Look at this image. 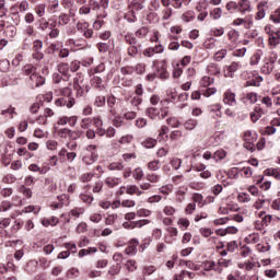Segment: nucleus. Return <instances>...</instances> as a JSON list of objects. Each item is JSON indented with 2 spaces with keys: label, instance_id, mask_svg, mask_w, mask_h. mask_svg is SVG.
Returning a JSON list of instances; mask_svg holds the SVG:
<instances>
[{
  "label": "nucleus",
  "instance_id": "nucleus-37",
  "mask_svg": "<svg viewBox=\"0 0 280 280\" xmlns=\"http://www.w3.org/2000/svg\"><path fill=\"white\" fill-rule=\"evenodd\" d=\"M139 44L129 46L127 49L128 56H130V58H137V54H139Z\"/></svg>",
  "mask_w": 280,
  "mask_h": 280
},
{
  "label": "nucleus",
  "instance_id": "nucleus-17",
  "mask_svg": "<svg viewBox=\"0 0 280 280\" xmlns=\"http://www.w3.org/2000/svg\"><path fill=\"white\" fill-rule=\"evenodd\" d=\"M98 159L97 153H84L82 161L85 163V165H93Z\"/></svg>",
  "mask_w": 280,
  "mask_h": 280
},
{
  "label": "nucleus",
  "instance_id": "nucleus-46",
  "mask_svg": "<svg viewBox=\"0 0 280 280\" xmlns=\"http://www.w3.org/2000/svg\"><path fill=\"white\" fill-rule=\"evenodd\" d=\"M182 19L185 23H189L196 19V13L194 11H187L182 15Z\"/></svg>",
  "mask_w": 280,
  "mask_h": 280
},
{
  "label": "nucleus",
  "instance_id": "nucleus-20",
  "mask_svg": "<svg viewBox=\"0 0 280 280\" xmlns=\"http://www.w3.org/2000/svg\"><path fill=\"white\" fill-rule=\"evenodd\" d=\"M30 80L33 82V86H43V84H45V77L37 73L31 75Z\"/></svg>",
  "mask_w": 280,
  "mask_h": 280
},
{
  "label": "nucleus",
  "instance_id": "nucleus-41",
  "mask_svg": "<svg viewBox=\"0 0 280 280\" xmlns=\"http://www.w3.org/2000/svg\"><path fill=\"white\" fill-rule=\"evenodd\" d=\"M225 8L228 12H231V14H233V12H238V2L230 1L226 3Z\"/></svg>",
  "mask_w": 280,
  "mask_h": 280
},
{
  "label": "nucleus",
  "instance_id": "nucleus-32",
  "mask_svg": "<svg viewBox=\"0 0 280 280\" xmlns=\"http://www.w3.org/2000/svg\"><path fill=\"white\" fill-rule=\"evenodd\" d=\"M143 102L141 96H133L130 98L129 104L133 107V110H139V105Z\"/></svg>",
  "mask_w": 280,
  "mask_h": 280
},
{
  "label": "nucleus",
  "instance_id": "nucleus-51",
  "mask_svg": "<svg viewBox=\"0 0 280 280\" xmlns=\"http://www.w3.org/2000/svg\"><path fill=\"white\" fill-rule=\"evenodd\" d=\"M125 266L128 272H135V270H137V260L129 259Z\"/></svg>",
  "mask_w": 280,
  "mask_h": 280
},
{
  "label": "nucleus",
  "instance_id": "nucleus-52",
  "mask_svg": "<svg viewBox=\"0 0 280 280\" xmlns=\"http://www.w3.org/2000/svg\"><path fill=\"white\" fill-rule=\"evenodd\" d=\"M24 73L25 75H30V78H32V75H36V67L32 65L24 66Z\"/></svg>",
  "mask_w": 280,
  "mask_h": 280
},
{
  "label": "nucleus",
  "instance_id": "nucleus-44",
  "mask_svg": "<svg viewBox=\"0 0 280 280\" xmlns=\"http://www.w3.org/2000/svg\"><path fill=\"white\" fill-rule=\"evenodd\" d=\"M210 16L213 21L222 19V8H215L210 12Z\"/></svg>",
  "mask_w": 280,
  "mask_h": 280
},
{
  "label": "nucleus",
  "instance_id": "nucleus-21",
  "mask_svg": "<svg viewBox=\"0 0 280 280\" xmlns=\"http://www.w3.org/2000/svg\"><path fill=\"white\" fill-rule=\"evenodd\" d=\"M145 180H148V183H150L151 185H156L159 183H161V175L156 174V173H148L145 175Z\"/></svg>",
  "mask_w": 280,
  "mask_h": 280
},
{
  "label": "nucleus",
  "instance_id": "nucleus-49",
  "mask_svg": "<svg viewBox=\"0 0 280 280\" xmlns=\"http://www.w3.org/2000/svg\"><path fill=\"white\" fill-rule=\"evenodd\" d=\"M125 42L127 43V45H139V42H137V37L133 36L132 34L128 33L127 35H125Z\"/></svg>",
  "mask_w": 280,
  "mask_h": 280
},
{
  "label": "nucleus",
  "instance_id": "nucleus-11",
  "mask_svg": "<svg viewBox=\"0 0 280 280\" xmlns=\"http://www.w3.org/2000/svg\"><path fill=\"white\" fill-rule=\"evenodd\" d=\"M238 12H241V14H246V12H253V7H250V0H240Z\"/></svg>",
  "mask_w": 280,
  "mask_h": 280
},
{
  "label": "nucleus",
  "instance_id": "nucleus-45",
  "mask_svg": "<svg viewBox=\"0 0 280 280\" xmlns=\"http://www.w3.org/2000/svg\"><path fill=\"white\" fill-rule=\"evenodd\" d=\"M39 30H42V32H45V30H51V27H54V24H49V22H47V20H45L44 18H42L39 21Z\"/></svg>",
  "mask_w": 280,
  "mask_h": 280
},
{
  "label": "nucleus",
  "instance_id": "nucleus-39",
  "mask_svg": "<svg viewBox=\"0 0 280 280\" xmlns=\"http://www.w3.org/2000/svg\"><path fill=\"white\" fill-rule=\"evenodd\" d=\"M207 71L210 75H220V69L218 68V65L210 63L207 68Z\"/></svg>",
  "mask_w": 280,
  "mask_h": 280
},
{
  "label": "nucleus",
  "instance_id": "nucleus-40",
  "mask_svg": "<svg viewBox=\"0 0 280 280\" xmlns=\"http://www.w3.org/2000/svg\"><path fill=\"white\" fill-rule=\"evenodd\" d=\"M213 82H215V79L211 78V77H203L200 80V85L203 86L205 89L211 86V84H213Z\"/></svg>",
  "mask_w": 280,
  "mask_h": 280
},
{
  "label": "nucleus",
  "instance_id": "nucleus-16",
  "mask_svg": "<svg viewBox=\"0 0 280 280\" xmlns=\"http://www.w3.org/2000/svg\"><path fill=\"white\" fill-rule=\"evenodd\" d=\"M145 115L150 117V119H161V110L156 107L147 108Z\"/></svg>",
  "mask_w": 280,
  "mask_h": 280
},
{
  "label": "nucleus",
  "instance_id": "nucleus-19",
  "mask_svg": "<svg viewBox=\"0 0 280 280\" xmlns=\"http://www.w3.org/2000/svg\"><path fill=\"white\" fill-rule=\"evenodd\" d=\"M0 115H2V117L14 119V116L16 115V108H14L12 105H9L8 108L1 109Z\"/></svg>",
  "mask_w": 280,
  "mask_h": 280
},
{
  "label": "nucleus",
  "instance_id": "nucleus-24",
  "mask_svg": "<svg viewBox=\"0 0 280 280\" xmlns=\"http://www.w3.org/2000/svg\"><path fill=\"white\" fill-rule=\"evenodd\" d=\"M226 54H229L226 48L220 49L214 54L213 60H215V62H222V60L226 58Z\"/></svg>",
  "mask_w": 280,
  "mask_h": 280
},
{
  "label": "nucleus",
  "instance_id": "nucleus-30",
  "mask_svg": "<svg viewBox=\"0 0 280 280\" xmlns=\"http://www.w3.org/2000/svg\"><path fill=\"white\" fill-rule=\"evenodd\" d=\"M4 35L7 38H14L16 36V26L14 25H9L4 28Z\"/></svg>",
  "mask_w": 280,
  "mask_h": 280
},
{
  "label": "nucleus",
  "instance_id": "nucleus-10",
  "mask_svg": "<svg viewBox=\"0 0 280 280\" xmlns=\"http://www.w3.org/2000/svg\"><path fill=\"white\" fill-rule=\"evenodd\" d=\"M139 246V240L132 238L128 242V247L125 249L126 255L133 257L137 255V247Z\"/></svg>",
  "mask_w": 280,
  "mask_h": 280
},
{
  "label": "nucleus",
  "instance_id": "nucleus-59",
  "mask_svg": "<svg viewBox=\"0 0 280 280\" xmlns=\"http://www.w3.org/2000/svg\"><path fill=\"white\" fill-rule=\"evenodd\" d=\"M167 100L166 102H176V97H178V94L176 93V89H171L167 91Z\"/></svg>",
  "mask_w": 280,
  "mask_h": 280
},
{
  "label": "nucleus",
  "instance_id": "nucleus-56",
  "mask_svg": "<svg viewBox=\"0 0 280 280\" xmlns=\"http://www.w3.org/2000/svg\"><path fill=\"white\" fill-rule=\"evenodd\" d=\"M126 122H124V117L121 116H115L113 119V126L115 128H121V126H125Z\"/></svg>",
  "mask_w": 280,
  "mask_h": 280
},
{
  "label": "nucleus",
  "instance_id": "nucleus-55",
  "mask_svg": "<svg viewBox=\"0 0 280 280\" xmlns=\"http://www.w3.org/2000/svg\"><path fill=\"white\" fill-rule=\"evenodd\" d=\"M91 10H93V7H91V0H89L88 4L79 9V14H91Z\"/></svg>",
  "mask_w": 280,
  "mask_h": 280
},
{
  "label": "nucleus",
  "instance_id": "nucleus-63",
  "mask_svg": "<svg viewBox=\"0 0 280 280\" xmlns=\"http://www.w3.org/2000/svg\"><path fill=\"white\" fill-rule=\"evenodd\" d=\"M142 145L147 149H151L154 148V145H156V140L152 139V138H148L147 140H144L142 142Z\"/></svg>",
  "mask_w": 280,
  "mask_h": 280
},
{
  "label": "nucleus",
  "instance_id": "nucleus-13",
  "mask_svg": "<svg viewBox=\"0 0 280 280\" xmlns=\"http://www.w3.org/2000/svg\"><path fill=\"white\" fill-rule=\"evenodd\" d=\"M61 5L66 10H69L70 14H75V12H78V5H75L74 0H62Z\"/></svg>",
  "mask_w": 280,
  "mask_h": 280
},
{
  "label": "nucleus",
  "instance_id": "nucleus-18",
  "mask_svg": "<svg viewBox=\"0 0 280 280\" xmlns=\"http://www.w3.org/2000/svg\"><path fill=\"white\" fill-rule=\"evenodd\" d=\"M73 89L75 91V97H84V86L82 85V81L75 80L73 82Z\"/></svg>",
  "mask_w": 280,
  "mask_h": 280
},
{
  "label": "nucleus",
  "instance_id": "nucleus-4",
  "mask_svg": "<svg viewBox=\"0 0 280 280\" xmlns=\"http://www.w3.org/2000/svg\"><path fill=\"white\" fill-rule=\"evenodd\" d=\"M77 32H80L84 38H93V28L89 27L88 22H78L77 23Z\"/></svg>",
  "mask_w": 280,
  "mask_h": 280
},
{
  "label": "nucleus",
  "instance_id": "nucleus-53",
  "mask_svg": "<svg viewBox=\"0 0 280 280\" xmlns=\"http://www.w3.org/2000/svg\"><path fill=\"white\" fill-rule=\"evenodd\" d=\"M34 10L35 14L42 19V16H45L46 5L44 3L37 4Z\"/></svg>",
  "mask_w": 280,
  "mask_h": 280
},
{
  "label": "nucleus",
  "instance_id": "nucleus-58",
  "mask_svg": "<svg viewBox=\"0 0 280 280\" xmlns=\"http://www.w3.org/2000/svg\"><path fill=\"white\" fill-rule=\"evenodd\" d=\"M120 73L122 75H132V73H135V67L132 66L122 67L120 68Z\"/></svg>",
  "mask_w": 280,
  "mask_h": 280
},
{
  "label": "nucleus",
  "instance_id": "nucleus-57",
  "mask_svg": "<svg viewBox=\"0 0 280 280\" xmlns=\"http://www.w3.org/2000/svg\"><path fill=\"white\" fill-rule=\"evenodd\" d=\"M259 60H261V52L257 51L250 57L249 65H259Z\"/></svg>",
  "mask_w": 280,
  "mask_h": 280
},
{
  "label": "nucleus",
  "instance_id": "nucleus-36",
  "mask_svg": "<svg viewBox=\"0 0 280 280\" xmlns=\"http://www.w3.org/2000/svg\"><path fill=\"white\" fill-rule=\"evenodd\" d=\"M84 213V208H74L69 212V218H73V220H78L80 215Z\"/></svg>",
  "mask_w": 280,
  "mask_h": 280
},
{
  "label": "nucleus",
  "instance_id": "nucleus-26",
  "mask_svg": "<svg viewBox=\"0 0 280 280\" xmlns=\"http://www.w3.org/2000/svg\"><path fill=\"white\" fill-rule=\"evenodd\" d=\"M109 172H124V164L121 162H113L107 166Z\"/></svg>",
  "mask_w": 280,
  "mask_h": 280
},
{
  "label": "nucleus",
  "instance_id": "nucleus-47",
  "mask_svg": "<svg viewBox=\"0 0 280 280\" xmlns=\"http://www.w3.org/2000/svg\"><path fill=\"white\" fill-rule=\"evenodd\" d=\"M97 252V247H89L88 249H81L79 252V257H86V255H93Z\"/></svg>",
  "mask_w": 280,
  "mask_h": 280
},
{
  "label": "nucleus",
  "instance_id": "nucleus-43",
  "mask_svg": "<svg viewBox=\"0 0 280 280\" xmlns=\"http://www.w3.org/2000/svg\"><path fill=\"white\" fill-rule=\"evenodd\" d=\"M194 202H197L198 207H205L207 202H205V197L201 194H194L192 196Z\"/></svg>",
  "mask_w": 280,
  "mask_h": 280
},
{
  "label": "nucleus",
  "instance_id": "nucleus-5",
  "mask_svg": "<svg viewBox=\"0 0 280 280\" xmlns=\"http://www.w3.org/2000/svg\"><path fill=\"white\" fill-rule=\"evenodd\" d=\"M90 84L95 91H104L106 89L104 79H102L100 75L90 74Z\"/></svg>",
  "mask_w": 280,
  "mask_h": 280
},
{
  "label": "nucleus",
  "instance_id": "nucleus-34",
  "mask_svg": "<svg viewBox=\"0 0 280 280\" xmlns=\"http://www.w3.org/2000/svg\"><path fill=\"white\" fill-rule=\"evenodd\" d=\"M94 106H96L97 108H104V106H106V96H96L94 98Z\"/></svg>",
  "mask_w": 280,
  "mask_h": 280
},
{
  "label": "nucleus",
  "instance_id": "nucleus-8",
  "mask_svg": "<svg viewBox=\"0 0 280 280\" xmlns=\"http://www.w3.org/2000/svg\"><path fill=\"white\" fill-rule=\"evenodd\" d=\"M238 69H242V63L240 61H233L226 67V72L224 73L225 78H235V72Z\"/></svg>",
  "mask_w": 280,
  "mask_h": 280
},
{
  "label": "nucleus",
  "instance_id": "nucleus-64",
  "mask_svg": "<svg viewBox=\"0 0 280 280\" xmlns=\"http://www.w3.org/2000/svg\"><path fill=\"white\" fill-rule=\"evenodd\" d=\"M270 21L273 23H280V8L276 9L275 12L270 15Z\"/></svg>",
  "mask_w": 280,
  "mask_h": 280
},
{
  "label": "nucleus",
  "instance_id": "nucleus-35",
  "mask_svg": "<svg viewBox=\"0 0 280 280\" xmlns=\"http://www.w3.org/2000/svg\"><path fill=\"white\" fill-rule=\"evenodd\" d=\"M265 173L267 176H272L276 180H280V168H268Z\"/></svg>",
  "mask_w": 280,
  "mask_h": 280
},
{
  "label": "nucleus",
  "instance_id": "nucleus-48",
  "mask_svg": "<svg viewBox=\"0 0 280 280\" xmlns=\"http://www.w3.org/2000/svg\"><path fill=\"white\" fill-rule=\"evenodd\" d=\"M69 21H71V18L66 13H61L58 18V25H69Z\"/></svg>",
  "mask_w": 280,
  "mask_h": 280
},
{
  "label": "nucleus",
  "instance_id": "nucleus-1",
  "mask_svg": "<svg viewBox=\"0 0 280 280\" xmlns=\"http://www.w3.org/2000/svg\"><path fill=\"white\" fill-rule=\"evenodd\" d=\"M55 95H61V97L55 101V105L66 106L67 108H73V106H75V97H73V90H71V88H59L55 90Z\"/></svg>",
  "mask_w": 280,
  "mask_h": 280
},
{
  "label": "nucleus",
  "instance_id": "nucleus-29",
  "mask_svg": "<svg viewBox=\"0 0 280 280\" xmlns=\"http://www.w3.org/2000/svg\"><path fill=\"white\" fill-rule=\"evenodd\" d=\"M260 236L258 233H252L245 237L247 244H258Z\"/></svg>",
  "mask_w": 280,
  "mask_h": 280
},
{
  "label": "nucleus",
  "instance_id": "nucleus-14",
  "mask_svg": "<svg viewBox=\"0 0 280 280\" xmlns=\"http://www.w3.org/2000/svg\"><path fill=\"white\" fill-rule=\"evenodd\" d=\"M115 104H117V97L115 95L107 96V108L110 115H117Z\"/></svg>",
  "mask_w": 280,
  "mask_h": 280
},
{
  "label": "nucleus",
  "instance_id": "nucleus-61",
  "mask_svg": "<svg viewBox=\"0 0 280 280\" xmlns=\"http://www.w3.org/2000/svg\"><path fill=\"white\" fill-rule=\"evenodd\" d=\"M19 191L20 194H23V196H25L26 198H32V189L25 187V186H20L19 187Z\"/></svg>",
  "mask_w": 280,
  "mask_h": 280
},
{
  "label": "nucleus",
  "instance_id": "nucleus-50",
  "mask_svg": "<svg viewBox=\"0 0 280 280\" xmlns=\"http://www.w3.org/2000/svg\"><path fill=\"white\" fill-rule=\"evenodd\" d=\"M100 54H107L110 50V45L108 43H98L96 45Z\"/></svg>",
  "mask_w": 280,
  "mask_h": 280
},
{
  "label": "nucleus",
  "instance_id": "nucleus-42",
  "mask_svg": "<svg viewBox=\"0 0 280 280\" xmlns=\"http://www.w3.org/2000/svg\"><path fill=\"white\" fill-rule=\"evenodd\" d=\"M178 226L182 231H187L189 229V219L187 218H179L177 221Z\"/></svg>",
  "mask_w": 280,
  "mask_h": 280
},
{
  "label": "nucleus",
  "instance_id": "nucleus-60",
  "mask_svg": "<svg viewBox=\"0 0 280 280\" xmlns=\"http://www.w3.org/2000/svg\"><path fill=\"white\" fill-rule=\"evenodd\" d=\"M115 222H117V213L109 214V215L105 219V224H106V226H113V224H115Z\"/></svg>",
  "mask_w": 280,
  "mask_h": 280
},
{
  "label": "nucleus",
  "instance_id": "nucleus-62",
  "mask_svg": "<svg viewBox=\"0 0 280 280\" xmlns=\"http://www.w3.org/2000/svg\"><path fill=\"white\" fill-rule=\"evenodd\" d=\"M58 71L61 75H67L69 73V63H59Z\"/></svg>",
  "mask_w": 280,
  "mask_h": 280
},
{
  "label": "nucleus",
  "instance_id": "nucleus-25",
  "mask_svg": "<svg viewBox=\"0 0 280 280\" xmlns=\"http://www.w3.org/2000/svg\"><path fill=\"white\" fill-rule=\"evenodd\" d=\"M137 109L128 110L125 109L122 113V119H126L127 121H132V119H137Z\"/></svg>",
  "mask_w": 280,
  "mask_h": 280
},
{
  "label": "nucleus",
  "instance_id": "nucleus-27",
  "mask_svg": "<svg viewBox=\"0 0 280 280\" xmlns=\"http://www.w3.org/2000/svg\"><path fill=\"white\" fill-rule=\"evenodd\" d=\"M197 126H198V119H194V118H189L184 124V128L186 130H196Z\"/></svg>",
  "mask_w": 280,
  "mask_h": 280
},
{
  "label": "nucleus",
  "instance_id": "nucleus-2",
  "mask_svg": "<svg viewBox=\"0 0 280 280\" xmlns=\"http://www.w3.org/2000/svg\"><path fill=\"white\" fill-rule=\"evenodd\" d=\"M90 5L93 12H96V19H106L108 13L106 12V8H108V0H90Z\"/></svg>",
  "mask_w": 280,
  "mask_h": 280
},
{
  "label": "nucleus",
  "instance_id": "nucleus-22",
  "mask_svg": "<svg viewBox=\"0 0 280 280\" xmlns=\"http://www.w3.org/2000/svg\"><path fill=\"white\" fill-rule=\"evenodd\" d=\"M266 5H267V2L258 3V12L256 13V21H261V19L266 18Z\"/></svg>",
  "mask_w": 280,
  "mask_h": 280
},
{
  "label": "nucleus",
  "instance_id": "nucleus-28",
  "mask_svg": "<svg viewBox=\"0 0 280 280\" xmlns=\"http://www.w3.org/2000/svg\"><path fill=\"white\" fill-rule=\"evenodd\" d=\"M80 126L83 130H90L91 126H93V118L86 117V118L81 119Z\"/></svg>",
  "mask_w": 280,
  "mask_h": 280
},
{
  "label": "nucleus",
  "instance_id": "nucleus-6",
  "mask_svg": "<svg viewBox=\"0 0 280 280\" xmlns=\"http://www.w3.org/2000/svg\"><path fill=\"white\" fill-rule=\"evenodd\" d=\"M217 264L218 267L215 268V272H218V275H222V272H224V268H231V266H233V258H219Z\"/></svg>",
  "mask_w": 280,
  "mask_h": 280
},
{
  "label": "nucleus",
  "instance_id": "nucleus-23",
  "mask_svg": "<svg viewBox=\"0 0 280 280\" xmlns=\"http://www.w3.org/2000/svg\"><path fill=\"white\" fill-rule=\"evenodd\" d=\"M59 220L57 217H50V218H44L42 220L43 226H56L58 224Z\"/></svg>",
  "mask_w": 280,
  "mask_h": 280
},
{
  "label": "nucleus",
  "instance_id": "nucleus-7",
  "mask_svg": "<svg viewBox=\"0 0 280 280\" xmlns=\"http://www.w3.org/2000/svg\"><path fill=\"white\" fill-rule=\"evenodd\" d=\"M57 135L60 139H78L80 131H71L69 128H61L57 130Z\"/></svg>",
  "mask_w": 280,
  "mask_h": 280
},
{
  "label": "nucleus",
  "instance_id": "nucleus-12",
  "mask_svg": "<svg viewBox=\"0 0 280 280\" xmlns=\"http://www.w3.org/2000/svg\"><path fill=\"white\" fill-rule=\"evenodd\" d=\"M223 102L224 104H228V106H235V104H237V101L235 100V93H233L231 90H228L224 93Z\"/></svg>",
  "mask_w": 280,
  "mask_h": 280
},
{
  "label": "nucleus",
  "instance_id": "nucleus-3",
  "mask_svg": "<svg viewBox=\"0 0 280 280\" xmlns=\"http://www.w3.org/2000/svg\"><path fill=\"white\" fill-rule=\"evenodd\" d=\"M57 200L51 203V209H62V207H69L71 205V197L67 194L58 196Z\"/></svg>",
  "mask_w": 280,
  "mask_h": 280
},
{
  "label": "nucleus",
  "instance_id": "nucleus-38",
  "mask_svg": "<svg viewBox=\"0 0 280 280\" xmlns=\"http://www.w3.org/2000/svg\"><path fill=\"white\" fill-rule=\"evenodd\" d=\"M80 200H82V202H85V205H91L94 198L92 194L81 192Z\"/></svg>",
  "mask_w": 280,
  "mask_h": 280
},
{
  "label": "nucleus",
  "instance_id": "nucleus-9",
  "mask_svg": "<svg viewBox=\"0 0 280 280\" xmlns=\"http://www.w3.org/2000/svg\"><path fill=\"white\" fill-rule=\"evenodd\" d=\"M121 183V177L108 176L104 179V185H106V187H108L109 189H115V187H119Z\"/></svg>",
  "mask_w": 280,
  "mask_h": 280
},
{
  "label": "nucleus",
  "instance_id": "nucleus-54",
  "mask_svg": "<svg viewBox=\"0 0 280 280\" xmlns=\"http://www.w3.org/2000/svg\"><path fill=\"white\" fill-rule=\"evenodd\" d=\"M132 177L135 180H142L143 179V168L142 167H137L133 170Z\"/></svg>",
  "mask_w": 280,
  "mask_h": 280
},
{
  "label": "nucleus",
  "instance_id": "nucleus-33",
  "mask_svg": "<svg viewBox=\"0 0 280 280\" xmlns=\"http://www.w3.org/2000/svg\"><path fill=\"white\" fill-rule=\"evenodd\" d=\"M264 82V77L258 75L255 79H252L246 82L247 86H261V83Z\"/></svg>",
  "mask_w": 280,
  "mask_h": 280
},
{
  "label": "nucleus",
  "instance_id": "nucleus-15",
  "mask_svg": "<svg viewBox=\"0 0 280 280\" xmlns=\"http://www.w3.org/2000/svg\"><path fill=\"white\" fill-rule=\"evenodd\" d=\"M119 272H121V265H119V264L112 265L107 271V277L110 280H115V277H117V275H119Z\"/></svg>",
  "mask_w": 280,
  "mask_h": 280
},
{
  "label": "nucleus",
  "instance_id": "nucleus-31",
  "mask_svg": "<svg viewBox=\"0 0 280 280\" xmlns=\"http://www.w3.org/2000/svg\"><path fill=\"white\" fill-rule=\"evenodd\" d=\"M106 71V65L104 62L98 63L96 67L90 70L91 75H95V73H104Z\"/></svg>",
  "mask_w": 280,
  "mask_h": 280
}]
</instances>
